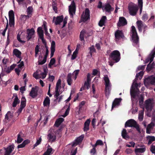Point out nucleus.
Returning <instances> with one entry per match:
<instances>
[{
  "label": "nucleus",
  "instance_id": "nucleus-7",
  "mask_svg": "<svg viewBox=\"0 0 155 155\" xmlns=\"http://www.w3.org/2000/svg\"><path fill=\"white\" fill-rule=\"evenodd\" d=\"M128 8L130 14L133 16L135 15L136 14L138 9L137 5L133 3H131L129 5Z\"/></svg>",
  "mask_w": 155,
  "mask_h": 155
},
{
  "label": "nucleus",
  "instance_id": "nucleus-15",
  "mask_svg": "<svg viewBox=\"0 0 155 155\" xmlns=\"http://www.w3.org/2000/svg\"><path fill=\"white\" fill-rule=\"evenodd\" d=\"M137 124L136 122L133 119H131L127 120L125 123V127H134Z\"/></svg>",
  "mask_w": 155,
  "mask_h": 155
},
{
  "label": "nucleus",
  "instance_id": "nucleus-19",
  "mask_svg": "<svg viewBox=\"0 0 155 155\" xmlns=\"http://www.w3.org/2000/svg\"><path fill=\"white\" fill-rule=\"evenodd\" d=\"M155 54V48L151 52L149 57L146 59L145 63H147L149 62H150V63H151L153 60Z\"/></svg>",
  "mask_w": 155,
  "mask_h": 155
},
{
  "label": "nucleus",
  "instance_id": "nucleus-63",
  "mask_svg": "<svg viewBox=\"0 0 155 155\" xmlns=\"http://www.w3.org/2000/svg\"><path fill=\"white\" fill-rule=\"evenodd\" d=\"M95 147H93V148L90 151V153L91 155H94L96 153Z\"/></svg>",
  "mask_w": 155,
  "mask_h": 155
},
{
  "label": "nucleus",
  "instance_id": "nucleus-40",
  "mask_svg": "<svg viewBox=\"0 0 155 155\" xmlns=\"http://www.w3.org/2000/svg\"><path fill=\"white\" fill-rule=\"evenodd\" d=\"M37 31L40 38L43 37V31L41 27H38L37 29Z\"/></svg>",
  "mask_w": 155,
  "mask_h": 155
},
{
  "label": "nucleus",
  "instance_id": "nucleus-24",
  "mask_svg": "<svg viewBox=\"0 0 155 155\" xmlns=\"http://www.w3.org/2000/svg\"><path fill=\"white\" fill-rule=\"evenodd\" d=\"M154 126V124L152 122L149 124L147 127L146 133L148 134L152 133V130Z\"/></svg>",
  "mask_w": 155,
  "mask_h": 155
},
{
  "label": "nucleus",
  "instance_id": "nucleus-58",
  "mask_svg": "<svg viewBox=\"0 0 155 155\" xmlns=\"http://www.w3.org/2000/svg\"><path fill=\"white\" fill-rule=\"evenodd\" d=\"M90 82L86 81L84 84V87L86 88L87 89H88L90 87Z\"/></svg>",
  "mask_w": 155,
  "mask_h": 155
},
{
  "label": "nucleus",
  "instance_id": "nucleus-10",
  "mask_svg": "<svg viewBox=\"0 0 155 155\" xmlns=\"http://www.w3.org/2000/svg\"><path fill=\"white\" fill-rule=\"evenodd\" d=\"M9 25L11 27H13L15 24V15L14 12L11 10L9 12Z\"/></svg>",
  "mask_w": 155,
  "mask_h": 155
},
{
  "label": "nucleus",
  "instance_id": "nucleus-47",
  "mask_svg": "<svg viewBox=\"0 0 155 155\" xmlns=\"http://www.w3.org/2000/svg\"><path fill=\"white\" fill-rule=\"evenodd\" d=\"M89 49L90 50V54L91 56H92V53L96 52V50L95 49L94 46L92 45L89 48Z\"/></svg>",
  "mask_w": 155,
  "mask_h": 155
},
{
  "label": "nucleus",
  "instance_id": "nucleus-23",
  "mask_svg": "<svg viewBox=\"0 0 155 155\" xmlns=\"http://www.w3.org/2000/svg\"><path fill=\"white\" fill-rule=\"evenodd\" d=\"M102 9L108 12H111L113 10L111 5L108 3L106 4L103 5Z\"/></svg>",
  "mask_w": 155,
  "mask_h": 155
},
{
  "label": "nucleus",
  "instance_id": "nucleus-35",
  "mask_svg": "<svg viewBox=\"0 0 155 155\" xmlns=\"http://www.w3.org/2000/svg\"><path fill=\"white\" fill-rule=\"evenodd\" d=\"M121 135L123 138L126 140H127L129 138V136L127 134V131L125 129H124L123 130L122 132Z\"/></svg>",
  "mask_w": 155,
  "mask_h": 155
},
{
  "label": "nucleus",
  "instance_id": "nucleus-37",
  "mask_svg": "<svg viewBox=\"0 0 155 155\" xmlns=\"http://www.w3.org/2000/svg\"><path fill=\"white\" fill-rule=\"evenodd\" d=\"M147 138L148 141V144H150L155 140V137L154 136H148L147 137Z\"/></svg>",
  "mask_w": 155,
  "mask_h": 155
},
{
  "label": "nucleus",
  "instance_id": "nucleus-38",
  "mask_svg": "<svg viewBox=\"0 0 155 155\" xmlns=\"http://www.w3.org/2000/svg\"><path fill=\"white\" fill-rule=\"evenodd\" d=\"M85 31L84 30H82L81 31L80 34V40L81 41H83L84 44V37L85 36Z\"/></svg>",
  "mask_w": 155,
  "mask_h": 155
},
{
  "label": "nucleus",
  "instance_id": "nucleus-44",
  "mask_svg": "<svg viewBox=\"0 0 155 155\" xmlns=\"http://www.w3.org/2000/svg\"><path fill=\"white\" fill-rule=\"evenodd\" d=\"M26 105V99L24 97H22L21 99L20 107L24 108Z\"/></svg>",
  "mask_w": 155,
  "mask_h": 155
},
{
  "label": "nucleus",
  "instance_id": "nucleus-12",
  "mask_svg": "<svg viewBox=\"0 0 155 155\" xmlns=\"http://www.w3.org/2000/svg\"><path fill=\"white\" fill-rule=\"evenodd\" d=\"M75 3L73 1L71 2V5L69 6V12L71 17H73V15L75 14Z\"/></svg>",
  "mask_w": 155,
  "mask_h": 155
},
{
  "label": "nucleus",
  "instance_id": "nucleus-31",
  "mask_svg": "<svg viewBox=\"0 0 155 155\" xmlns=\"http://www.w3.org/2000/svg\"><path fill=\"white\" fill-rule=\"evenodd\" d=\"M107 20V18L106 16H103L99 22V25L102 27L104 25Z\"/></svg>",
  "mask_w": 155,
  "mask_h": 155
},
{
  "label": "nucleus",
  "instance_id": "nucleus-2",
  "mask_svg": "<svg viewBox=\"0 0 155 155\" xmlns=\"http://www.w3.org/2000/svg\"><path fill=\"white\" fill-rule=\"evenodd\" d=\"M61 129L58 130H54L51 128L48 131L47 136V139L49 142H53L56 139V136L59 134L61 131Z\"/></svg>",
  "mask_w": 155,
  "mask_h": 155
},
{
  "label": "nucleus",
  "instance_id": "nucleus-13",
  "mask_svg": "<svg viewBox=\"0 0 155 155\" xmlns=\"http://www.w3.org/2000/svg\"><path fill=\"white\" fill-rule=\"evenodd\" d=\"M144 82L145 84L148 83L152 85H155V76L151 75L145 79Z\"/></svg>",
  "mask_w": 155,
  "mask_h": 155
},
{
  "label": "nucleus",
  "instance_id": "nucleus-9",
  "mask_svg": "<svg viewBox=\"0 0 155 155\" xmlns=\"http://www.w3.org/2000/svg\"><path fill=\"white\" fill-rule=\"evenodd\" d=\"M61 80L60 79H59L58 80L56 83L55 87V94L54 95L55 99L54 101V102L57 101L58 100V97L60 95L58 90L61 87Z\"/></svg>",
  "mask_w": 155,
  "mask_h": 155
},
{
  "label": "nucleus",
  "instance_id": "nucleus-4",
  "mask_svg": "<svg viewBox=\"0 0 155 155\" xmlns=\"http://www.w3.org/2000/svg\"><path fill=\"white\" fill-rule=\"evenodd\" d=\"M105 86V94L106 96H108L111 90V84L107 75H105L103 78Z\"/></svg>",
  "mask_w": 155,
  "mask_h": 155
},
{
  "label": "nucleus",
  "instance_id": "nucleus-42",
  "mask_svg": "<svg viewBox=\"0 0 155 155\" xmlns=\"http://www.w3.org/2000/svg\"><path fill=\"white\" fill-rule=\"evenodd\" d=\"M143 109L142 110L139 111V113L138 119L140 121H142L143 118Z\"/></svg>",
  "mask_w": 155,
  "mask_h": 155
},
{
  "label": "nucleus",
  "instance_id": "nucleus-29",
  "mask_svg": "<svg viewBox=\"0 0 155 155\" xmlns=\"http://www.w3.org/2000/svg\"><path fill=\"white\" fill-rule=\"evenodd\" d=\"M50 100L49 97L47 96L43 101V105L44 107H49L50 106Z\"/></svg>",
  "mask_w": 155,
  "mask_h": 155
},
{
  "label": "nucleus",
  "instance_id": "nucleus-41",
  "mask_svg": "<svg viewBox=\"0 0 155 155\" xmlns=\"http://www.w3.org/2000/svg\"><path fill=\"white\" fill-rule=\"evenodd\" d=\"M22 135V133L21 132H20L18 135L17 142L18 143H21L23 140V139L21 137Z\"/></svg>",
  "mask_w": 155,
  "mask_h": 155
},
{
  "label": "nucleus",
  "instance_id": "nucleus-1",
  "mask_svg": "<svg viewBox=\"0 0 155 155\" xmlns=\"http://www.w3.org/2000/svg\"><path fill=\"white\" fill-rule=\"evenodd\" d=\"M144 73L143 71H141L136 74V78L134 80L133 84L131 87L130 89V94L131 96V100L133 102L134 101V99L136 97L135 93L134 92V88L133 86L137 89L139 86V85L137 83V78H139L140 79L142 78V77Z\"/></svg>",
  "mask_w": 155,
  "mask_h": 155
},
{
  "label": "nucleus",
  "instance_id": "nucleus-34",
  "mask_svg": "<svg viewBox=\"0 0 155 155\" xmlns=\"http://www.w3.org/2000/svg\"><path fill=\"white\" fill-rule=\"evenodd\" d=\"M64 119L62 118H59L55 121L54 125L57 127H58L64 121Z\"/></svg>",
  "mask_w": 155,
  "mask_h": 155
},
{
  "label": "nucleus",
  "instance_id": "nucleus-27",
  "mask_svg": "<svg viewBox=\"0 0 155 155\" xmlns=\"http://www.w3.org/2000/svg\"><path fill=\"white\" fill-rule=\"evenodd\" d=\"M30 96L32 98H34L37 96V91L34 87H32L30 93Z\"/></svg>",
  "mask_w": 155,
  "mask_h": 155
},
{
  "label": "nucleus",
  "instance_id": "nucleus-46",
  "mask_svg": "<svg viewBox=\"0 0 155 155\" xmlns=\"http://www.w3.org/2000/svg\"><path fill=\"white\" fill-rule=\"evenodd\" d=\"M30 18V17L27 15H21L20 17V18L21 20L23 21H25L27 19H28Z\"/></svg>",
  "mask_w": 155,
  "mask_h": 155
},
{
  "label": "nucleus",
  "instance_id": "nucleus-20",
  "mask_svg": "<svg viewBox=\"0 0 155 155\" xmlns=\"http://www.w3.org/2000/svg\"><path fill=\"white\" fill-rule=\"evenodd\" d=\"M122 100L121 98H115L113 102L111 110L114 107H117L120 105V103Z\"/></svg>",
  "mask_w": 155,
  "mask_h": 155
},
{
  "label": "nucleus",
  "instance_id": "nucleus-18",
  "mask_svg": "<svg viewBox=\"0 0 155 155\" xmlns=\"http://www.w3.org/2000/svg\"><path fill=\"white\" fill-rule=\"evenodd\" d=\"M14 146L11 145L5 149V151L4 155H10V153L14 149Z\"/></svg>",
  "mask_w": 155,
  "mask_h": 155
},
{
  "label": "nucleus",
  "instance_id": "nucleus-64",
  "mask_svg": "<svg viewBox=\"0 0 155 155\" xmlns=\"http://www.w3.org/2000/svg\"><path fill=\"white\" fill-rule=\"evenodd\" d=\"M150 150L152 153L155 154V145H152L151 146Z\"/></svg>",
  "mask_w": 155,
  "mask_h": 155
},
{
  "label": "nucleus",
  "instance_id": "nucleus-3",
  "mask_svg": "<svg viewBox=\"0 0 155 155\" xmlns=\"http://www.w3.org/2000/svg\"><path fill=\"white\" fill-rule=\"evenodd\" d=\"M130 35L132 38V41L133 45L136 47H139V38L135 27L132 26L131 27V30Z\"/></svg>",
  "mask_w": 155,
  "mask_h": 155
},
{
  "label": "nucleus",
  "instance_id": "nucleus-16",
  "mask_svg": "<svg viewBox=\"0 0 155 155\" xmlns=\"http://www.w3.org/2000/svg\"><path fill=\"white\" fill-rule=\"evenodd\" d=\"M84 135L83 134L77 138L74 141L71 143L72 146V147L75 146L81 142L84 138Z\"/></svg>",
  "mask_w": 155,
  "mask_h": 155
},
{
  "label": "nucleus",
  "instance_id": "nucleus-49",
  "mask_svg": "<svg viewBox=\"0 0 155 155\" xmlns=\"http://www.w3.org/2000/svg\"><path fill=\"white\" fill-rule=\"evenodd\" d=\"M103 143L102 140H98L96 142V143L92 145V146L93 147H96L97 145H103Z\"/></svg>",
  "mask_w": 155,
  "mask_h": 155
},
{
  "label": "nucleus",
  "instance_id": "nucleus-36",
  "mask_svg": "<svg viewBox=\"0 0 155 155\" xmlns=\"http://www.w3.org/2000/svg\"><path fill=\"white\" fill-rule=\"evenodd\" d=\"M33 9V8L31 6H29L27 8L26 10L27 14L30 17H31L32 16Z\"/></svg>",
  "mask_w": 155,
  "mask_h": 155
},
{
  "label": "nucleus",
  "instance_id": "nucleus-30",
  "mask_svg": "<svg viewBox=\"0 0 155 155\" xmlns=\"http://www.w3.org/2000/svg\"><path fill=\"white\" fill-rule=\"evenodd\" d=\"M13 54L14 55L16 56L18 58L20 59L19 61H21V52L17 49H14L13 51Z\"/></svg>",
  "mask_w": 155,
  "mask_h": 155
},
{
  "label": "nucleus",
  "instance_id": "nucleus-57",
  "mask_svg": "<svg viewBox=\"0 0 155 155\" xmlns=\"http://www.w3.org/2000/svg\"><path fill=\"white\" fill-rule=\"evenodd\" d=\"M47 74H46V73H45L43 72H42L39 75V78H41L42 79H44L46 77Z\"/></svg>",
  "mask_w": 155,
  "mask_h": 155
},
{
  "label": "nucleus",
  "instance_id": "nucleus-25",
  "mask_svg": "<svg viewBox=\"0 0 155 155\" xmlns=\"http://www.w3.org/2000/svg\"><path fill=\"white\" fill-rule=\"evenodd\" d=\"M51 49L50 58H51L53 57L55 51V42L54 41H52L51 43Z\"/></svg>",
  "mask_w": 155,
  "mask_h": 155
},
{
  "label": "nucleus",
  "instance_id": "nucleus-28",
  "mask_svg": "<svg viewBox=\"0 0 155 155\" xmlns=\"http://www.w3.org/2000/svg\"><path fill=\"white\" fill-rule=\"evenodd\" d=\"M90 123V119H87L85 122L84 125V131H87L89 129V124Z\"/></svg>",
  "mask_w": 155,
  "mask_h": 155
},
{
  "label": "nucleus",
  "instance_id": "nucleus-51",
  "mask_svg": "<svg viewBox=\"0 0 155 155\" xmlns=\"http://www.w3.org/2000/svg\"><path fill=\"white\" fill-rule=\"evenodd\" d=\"M40 51L39 50V46L38 45H37L35 49V57H36L38 56L39 52Z\"/></svg>",
  "mask_w": 155,
  "mask_h": 155
},
{
  "label": "nucleus",
  "instance_id": "nucleus-14",
  "mask_svg": "<svg viewBox=\"0 0 155 155\" xmlns=\"http://www.w3.org/2000/svg\"><path fill=\"white\" fill-rule=\"evenodd\" d=\"M64 17L63 16H58L56 17H54L53 18V22H54L55 24L56 25H61V23L63 22Z\"/></svg>",
  "mask_w": 155,
  "mask_h": 155
},
{
  "label": "nucleus",
  "instance_id": "nucleus-50",
  "mask_svg": "<svg viewBox=\"0 0 155 155\" xmlns=\"http://www.w3.org/2000/svg\"><path fill=\"white\" fill-rule=\"evenodd\" d=\"M55 62V59L54 58H51L50 61V63L48 64V67L50 68H51V66L53 65Z\"/></svg>",
  "mask_w": 155,
  "mask_h": 155
},
{
  "label": "nucleus",
  "instance_id": "nucleus-22",
  "mask_svg": "<svg viewBox=\"0 0 155 155\" xmlns=\"http://www.w3.org/2000/svg\"><path fill=\"white\" fill-rule=\"evenodd\" d=\"M13 117V113H11L10 111L8 112L7 113L5 114V120L6 123L9 121Z\"/></svg>",
  "mask_w": 155,
  "mask_h": 155
},
{
  "label": "nucleus",
  "instance_id": "nucleus-55",
  "mask_svg": "<svg viewBox=\"0 0 155 155\" xmlns=\"http://www.w3.org/2000/svg\"><path fill=\"white\" fill-rule=\"evenodd\" d=\"M33 77L36 79L39 78V75L38 74V72L37 71L36 72H35L33 74Z\"/></svg>",
  "mask_w": 155,
  "mask_h": 155
},
{
  "label": "nucleus",
  "instance_id": "nucleus-60",
  "mask_svg": "<svg viewBox=\"0 0 155 155\" xmlns=\"http://www.w3.org/2000/svg\"><path fill=\"white\" fill-rule=\"evenodd\" d=\"M68 19V17H65L64 19H63V25L62 26V28H64L66 25V23H67V20Z\"/></svg>",
  "mask_w": 155,
  "mask_h": 155
},
{
  "label": "nucleus",
  "instance_id": "nucleus-61",
  "mask_svg": "<svg viewBox=\"0 0 155 155\" xmlns=\"http://www.w3.org/2000/svg\"><path fill=\"white\" fill-rule=\"evenodd\" d=\"M85 103V102L84 101H82L80 102L79 104V110H80L82 108L83 106H84Z\"/></svg>",
  "mask_w": 155,
  "mask_h": 155
},
{
  "label": "nucleus",
  "instance_id": "nucleus-26",
  "mask_svg": "<svg viewBox=\"0 0 155 155\" xmlns=\"http://www.w3.org/2000/svg\"><path fill=\"white\" fill-rule=\"evenodd\" d=\"M146 147L145 146H142V147L140 148H137L135 149V152L136 155H138L139 153H143L146 150Z\"/></svg>",
  "mask_w": 155,
  "mask_h": 155
},
{
  "label": "nucleus",
  "instance_id": "nucleus-32",
  "mask_svg": "<svg viewBox=\"0 0 155 155\" xmlns=\"http://www.w3.org/2000/svg\"><path fill=\"white\" fill-rule=\"evenodd\" d=\"M13 97H15L14 100V101L12 104L13 107H15L19 103L20 101L18 99V97L16 94H14Z\"/></svg>",
  "mask_w": 155,
  "mask_h": 155
},
{
  "label": "nucleus",
  "instance_id": "nucleus-48",
  "mask_svg": "<svg viewBox=\"0 0 155 155\" xmlns=\"http://www.w3.org/2000/svg\"><path fill=\"white\" fill-rule=\"evenodd\" d=\"M41 137L37 139V141L35 144L34 145V148L39 145L41 143Z\"/></svg>",
  "mask_w": 155,
  "mask_h": 155
},
{
  "label": "nucleus",
  "instance_id": "nucleus-8",
  "mask_svg": "<svg viewBox=\"0 0 155 155\" xmlns=\"http://www.w3.org/2000/svg\"><path fill=\"white\" fill-rule=\"evenodd\" d=\"M115 41L117 43L121 39H125L124 34L122 31L117 30L115 33Z\"/></svg>",
  "mask_w": 155,
  "mask_h": 155
},
{
  "label": "nucleus",
  "instance_id": "nucleus-52",
  "mask_svg": "<svg viewBox=\"0 0 155 155\" xmlns=\"http://www.w3.org/2000/svg\"><path fill=\"white\" fill-rule=\"evenodd\" d=\"M46 61L47 59L44 57L42 60L41 59H39L38 61V64L39 65L43 64L46 62Z\"/></svg>",
  "mask_w": 155,
  "mask_h": 155
},
{
  "label": "nucleus",
  "instance_id": "nucleus-11",
  "mask_svg": "<svg viewBox=\"0 0 155 155\" xmlns=\"http://www.w3.org/2000/svg\"><path fill=\"white\" fill-rule=\"evenodd\" d=\"M90 18V11L88 8H86L82 15L81 19L84 22L87 21Z\"/></svg>",
  "mask_w": 155,
  "mask_h": 155
},
{
  "label": "nucleus",
  "instance_id": "nucleus-17",
  "mask_svg": "<svg viewBox=\"0 0 155 155\" xmlns=\"http://www.w3.org/2000/svg\"><path fill=\"white\" fill-rule=\"evenodd\" d=\"M35 32V30L33 28L30 29H27V38L28 40H29L34 37Z\"/></svg>",
  "mask_w": 155,
  "mask_h": 155
},
{
  "label": "nucleus",
  "instance_id": "nucleus-39",
  "mask_svg": "<svg viewBox=\"0 0 155 155\" xmlns=\"http://www.w3.org/2000/svg\"><path fill=\"white\" fill-rule=\"evenodd\" d=\"M49 147L48 148L46 151L43 154V155H50L52 153V149L50 147V146H48Z\"/></svg>",
  "mask_w": 155,
  "mask_h": 155
},
{
  "label": "nucleus",
  "instance_id": "nucleus-53",
  "mask_svg": "<svg viewBox=\"0 0 155 155\" xmlns=\"http://www.w3.org/2000/svg\"><path fill=\"white\" fill-rule=\"evenodd\" d=\"M26 144V141L25 140L21 144L18 145L17 147L18 148H23L25 146Z\"/></svg>",
  "mask_w": 155,
  "mask_h": 155
},
{
  "label": "nucleus",
  "instance_id": "nucleus-56",
  "mask_svg": "<svg viewBox=\"0 0 155 155\" xmlns=\"http://www.w3.org/2000/svg\"><path fill=\"white\" fill-rule=\"evenodd\" d=\"M45 47L46 48V52L44 57L47 59V57L49 53L48 48L47 46L46 45H45Z\"/></svg>",
  "mask_w": 155,
  "mask_h": 155
},
{
  "label": "nucleus",
  "instance_id": "nucleus-54",
  "mask_svg": "<svg viewBox=\"0 0 155 155\" xmlns=\"http://www.w3.org/2000/svg\"><path fill=\"white\" fill-rule=\"evenodd\" d=\"M148 15L147 13L144 14L142 17V19L144 21H145L147 20L148 19Z\"/></svg>",
  "mask_w": 155,
  "mask_h": 155
},
{
  "label": "nucleus",
  "instance_id": "nucleus-62",
  "mask_svg": "<svg viewBox=\"0 0 155 155\" xmlns=\"http://www.w3.org/2000/svg\"><path fill=\"white\" fill-rule=\"evenodd\" d=\"M91 79V74L90 73H88L87 76V80L86 81L90 82Z\"/></svg>",
  "mask_w": 155,
  "mask_h": 155
},
{
  "label": "nucleus",
  "instance_id": "nucleus-21",
  "mask_svg": "<svg viewBox=\"0 0 155 155\" xmlns=\"http://www.w3.org/2000/svg\"><path fill=\"white\" fill-rule=\"evenodd\" d=\"M127 24L126 19L123 17L119 18V21L117 24V25L118 26H124Z\"/></svg>",
  "mask_w": 155,
  "mask_h": 155
},
{
  "label": "nucleus",
  "instance_id": "nucleus-45",
  "mask_svg": "<svg viewBox=\"0 0 155 155\" xmlns=\"http://www.w3.org/2000/svg\"><path fill=\"white\" fill-rule=\"evenodd\" d=\"M92 74L94 76H98L99 77L100 75V72L97 69H94L93 71Z\"/></svg>",
  "mask_w": 155,
  "mask_h": 155
},
{
  "label": "nucleus",
  "instance_id": "nucleus-33",
  "mask_svg": "<svg viewBox=\"0 0 155 155\" xmlns=\"http://www.w3.org/2000/svg\"><path fill=\"white\" fill-rule=\"evenodd\" d=\"M136 23L139 31H141L142 28L144 25L143 22L139 20L137 21Z\"/></svg>",
  "mask_w": 155,
  "mask_h": 155
},
{
  "label": "nucleus",
  "instance_id": "nucleus-59",
  "mask_svg": "<svg viewBox=\"0 0 155 155\" xmlns=\"http://www.w3.org/2000/svg\"><path fill=\"white\" fill-rule=\"evenodd\" d=\"M79 70H75L73 73V74L75 75L74 78L75 80L77 78V76L79 73Z\"/></svg>",
  "mask_w": 155,
  "mask_h": 155
},
{
  "label": "nucleus",
  "instance_id": "nucleus-43",
  "mask_svg": "<svg viewBox=\"0 0 155 155\" xmlns=\"http://www.w3.org/2000/svg\"><path fill=\"white\" fill-rule=\"evenodd\" d=\"M71 76L72 74L71 73L69 74L67 76V81L68 84L69 85H71L72 84Z\"/></svg>",
  "mask_w": 155,
  "mask_h": 155
},
{
  "label": "nucleus",
  "instance_id": "nucleus-5",
  "mask_svg": "<svg viewBox=\"0 0 155 155\" xmlns=\"http://www.w3.org/2000/svg\"><path fill=\"white\" fill-rule=\"evenodd\" d=\"M110 58L117 63L118 62L120 58V53L117 50L113 51L110 55Z\"/></svg>",
  "mask_w": 155,
  "mask_h": 155
},
{
  "label": "nucleus",
  "instance_id": "nucleus-6",
  "mask_svg": "<svg viewBox=\"0 0 155 155\" xmlns=\"http://www.w3.org/2000/svg\"><path fill=\"white\" fill-rule=\"evenodd\" d=\"M153 107V102L152 98H149L144 102V107L147 111H151Z\"/></svg>",
  "mask_w": 155,
  "mask_h": 155
}]
</instances>
